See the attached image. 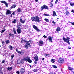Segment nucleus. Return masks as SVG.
Segmentation results:
<instances>
[{
    "label": "nucleus",
    "instance_id": "19",
    "mask_svg": "<svg viewBox=\"0 0 74 74\" xmlns=\"http://www.w3.org/2000/svg\"><path fill=\"white\" fill-rule=\"evenodd\" d=\"M7 70H9V71H11V70H12V66L10 67H8V68H7Z\"/></svg>",
    "mask_w": 74,
    "mask_h": 74
},
{
    "label": "nucleus",
    "instance_id": "42",
    "mask_svg": "<svg viewBox=\"0 0 74 74\" xmlns=\"http://www.w3.org/2000/svg\"><path fill=\"white\" fill-rule=\"evenodd\" d=\"M68 69H69V70H72V69L70 67H68Z\"/></svg>",
    "mask_w": 74,
    "mask_h": 74
},
{
    "label": "nucleus",
    "instance_id": "15",
    "mask_svg": "<svg viewBox=\"0 0 74 74\" xmlns=\"http://www.w3.org/2000/svg\"><path fill=\"white\" fill-rule=\"evenodd\" d=\"M21 25H22V23H18V26L17 27V28H21Z\"/></svg>",
    "mask_w": 74,
    "mask_h": 74
},
{
    "label": "nucleus",
    "instance_id": "29",
    "mask_svg": "<svg viewBox=\"0 0 74 74\" xmlns=\"http://www.w3.org/2000/svg\"><path fill=\"white\" fill-rule=\"evenodd\" d=\"M24 60H21V64H23V63H24Z\"/></svg>",
    "mask_w": 74,
    "mask_h": 74
},
{
    "label": "nucleus",
    "instance_id": "57",
    "mask_svg": "<svg viewBox=\"0 0 74 74\" xmlns=\"http://www.w3.org/2000/svg\"><path fill=\"white\" fill-rule=\"evenodd\" d=\"M71 12H73V13H74V10H71Z\"/></svg>",
    "mask_w": 74,
    "mask_h": 74
},
{
    "label": "nucleus",
    "instance_id": "48",
    "mask_svg": "<svg viewBox=\"0 0 74 74\" xmlns=\"http://www.w3.org/2000/svg\"><path fill=\"white\" fill-rule=\"evenodd\" d=\"M72 24V25H74V22H73V23H71V22H70Z\"/></svg>",
    "mask_w": 74,
    "mask_h": 74
},
{
    "label": "nucleus",
    "instance_id": "45",
    "mask_svg": "<svg viewBox=\"0 0 74 74\" xmlns=\"http://www.w3.org/2000/svg\"><path fill=\"white\" fill-rule=\"evenodd\" d=\"M52 23H53L54 24H55V23H56L55 22H54L53 21H52Z\"/></svg>",
    "mask_w": 74,
    "mask_h": 74
},
{
    "label": "nucleus",
    "instance_id": "13",
    "mask_svg": "<svg viewBox=\"0 0 74 74\" xmlns=\"http://www.w3.org/2000/svg\"><path fill=\"white\" fill-rule=\"evenodd\" d=\"M29 47H31V45H29L28 44V43H26V45H25V48H26L27 49L29 48Z\"/></svg>",
    "mask_w": 74,
    "mask_h": 74
},
{
    "label": "nucleus",
    "instance_id": "62",
    "mask_svg": "<svg viewBox=\"0 0 74 74\" xmlns=\"http://www.w3.org/2000/svg\"><path fill=\"white\" fill-rule=\"evenodd\" d=\"M44 60V58H42V60Z\"/></svg>",
    "mask_w": 74,
    "mask_h": 74
},
{
    "label": "nucleus",
    "instance_id": "59",
    "mask_svg": "<svg viewBox=\"0 0 74 74\" xmlns=\"http://www.w3.org/2000/svg\"><path fill=\"white\" fill-rule=\"evenodd\" d=\"M32 71H34V72H36V70L34 69V70H33Z\"/></svg>",
    "mask_w": 74,
    "mask_h": 74
},
{
    "label": "nucleus",
    "instance_id": "11",
    "mask_svg": "<svg viewBox=\"0 0 74 74\" xmlns=\"http://www.w3.org/2000/svg\"><path fill=\"white\" fill-rule=\"evenodd\" d=\"M17 32L18 34L21 33V29L18 28V29H17Z\"/></svg>",
    "mask_w": 74,
    "mask_h": 74
},
{
    "label": "nucleus",
    "instance_id": "52",
    "mask_svg": "<svg viewBox=\"0 0 74 74\" xmlns=\"http://www.w3.org/2000/svg\"><path fill=\"white\" fill-rule=\"evenodd\" d=\"M68 7L67 8H65V10L66 11H67V9H68Z\"/></svg>",
    "mask_w": 74,
    "mask_h": 74
},
{
    "label": "nucleus",
    "instance_id": "64",
    "mask_svg": "<svg viewBox=\"0 0 74 74\" xmlns=\"http://www.w3.org/2000/svg\"><path fill=\"white\" fill-rule=\"evenodd\" d=\"M11 17L12 16V14H11Z\"/></svg>",
    "mask_w": 74,
    "mask_h": 74
},
{
    "label": "nucleus",
    "instance_id": "43",
    "mask_svg": "<svg viewBox=\"0 0 74 74\" xmlns=\"http://www.w3.org/2000/svg\"><path fill=\"white\" fill-rule=\"evenodd\" d=\"M11 57H12V59L13 58H14V55H12Z\"/></svg>",
    "mask_w": 74,
    "mask_h": 74
},
{
    "label": "nucleus",
    "instance_id": "30",
    "mask_svg": "<svg viewBox=\"0 0 74 74\" xmlns=\"http://www.w3.org/2000/svg\"><path fill=\"white\" fill-rule=\"evenodd\" d=\"M44 19L47 22H49V20L48 19L45 18Z\"/></svg>",
    "mask_w": 74,
    "mask_h": 74
},
{
    "label": "nucleus",
    "instance_id": "12",
    "mask_svg": "<svg viewBox=\"0 0 74 74\" xmlns=\"http://www.w3.org/2000/svg\"><path fill=\"white\" fill-rule=\"evenodd\" d=\"M20 72L21 74H23L25 73V69H24L22 68L21 69Z\"/></svg>",
    "mask_w": 74,
    "mask_h": 74
},
{
    "label": "nucleus",
    "instance_id": "27",
    "mask_svg": "<svg viewBox=\"0 0 74 74\" xmlns=\"http://www.w3.org/2000/svg\"><path fill=\"white\" fill-rule=\"evenodd\" d=\"M17 12H21V9L19 8H18L17 10Z\"/></svg>",
    "mask_w": 74,
    "mask_h": 74
},
{
    "label": "nucleus",
    "instance_id": "49",
    "mask_svg": "<svg viewBox=\"0 0 74 74\" xmlns=\"http://www.w3.org/2000/svg\"><path fill=\"white\" fill-rule=\"evenodd\" d=\"M16 52H18L19 50L18 49H16Z\"/></svg>",
    "mask_w": 74,
    "mask_h": 74
},
{
    "label": "nucleus",
    "instance_id": "22",
    "mask_svg": "<svg viewBox=\"0 0 74 74\" xmlns=\"http://www.w3.org/2000/svg\"><path fill=\"white\" fill-rule=\"evenodd\" d=\"M60 27H58L57 28L56 31L57 32H59V31H60Z\"/></svg>",
    "mask_w": 74,
    "mask_h": 74
},
{
    "label": "nucleus",
    "instance_id": "32",
    "mask_svg": "<svg viewBox=\"0 0 74 74\" xmlns=\"http://www.w3.org/2000/svg\"><path fill=\"white\" fill-rule=\"evenodd\" d=\"M70 5H71V6H72V7H73L74 6V3H70Z\"/></svg>",
    "mask_w": 74,
    "mask_h": 74
},
{
    "label": "nucleus",
    "instance_id": "4",
    "mask_svg": "<svg viewBox=\"0 0 74 74\" xmlns=\"http://www.w3.org/2000/svg\"><path fill=\"white\" fill-rule=\"evenodd\" d=\"M33 27L34 29H35L36 31H37V32H40V30L37 27L35 26V25H34L33 26Z\"/></svg>",
    "mask_w": 74,
    "mask_h": 74
},
{
    "label": "nucleus",
    "instance_id": "10",
    "mask_svg": "<svg viewBox=\"0 0 74 74\" xmlns=\"http://www.w3.org/2000/svg\"><path fill=\"white\" fill-rule=\"evenodd\" d=\"M52 38H53L50 37V36H49V42H52Z\"/></svg>",
    "mask_w": 74,
    "mask_h": 74
},
{
    "label": "nucleus",
    "instance_id": "2",
    "mask_svg": "<svg viewBox=\"0 0 74 74\" xmlns=\"http://www.w3.org/2000/svg\"><path fill=\"white\" fill-rule=\"evenodd\" d=\"M40 8L42 10H43L45 9V8L46 10H48L49 9L48 7L45 4L44 5H43L42 6H41Z\"/></svg>",
    "mask_w": 74,
    "mask_h": 74
},
{
    "label": "nucleus",
    "instance_id": "35",
    "mask_svg": "<svg viewBox=\"0 0 74 74\" xmlns=\"http://www.w3.org/2000/svg\"><path fill=\"white\" fill-rule=\"evenodd\" d=\"M6 43V44H8L9 43H10V41L8 40L5 41Z\"/></svg>",
    "mask_w": 74,
    "mask_h": 74
},
{
    "label": "nucleus",
    "instance_id": "50",
    "mask_svg": "<svg viewBox=\"0 0 74 74\" xmlns=\"http://www.w3.org/2000/svg\"><path fill=\"white\" fill-rule=\"evenodd\" d=\"M68 49H71V48L70 47H69V46L68 47Z\"/></svg>",
    "mask_w": 74,
    "mask_h": 74
},
{
    "label": "nucleus",
    "instance_id": "23",
    "mask_svg": "<svg viewBox=\"0 0 74 74\" xmlns=\"http://www.w3.org/2000/svg\"><path fill=\"white\" fill-rule=\"evenodd\" d=\"M65 14L66 15H70V13L68 11H66L65 12Z\"/></svg>",
    "mask_w": 74,
    "mask_h": 74
},
{
    "label": "nucleus",
    "instance_id": "6",
    "mask_svg": "<svg viewBox=\"0 0 74 74\" xmlns=\"http://www.w3.org/2000/svg\"><path fill=\"white\" fill-rule=\"evenodd\" d=\"M1 3H4L6 7H8V3H7V2L4 1H1Z\"/></svg>",
    "mask_w": 74,
    "mask_h": 74
},
{
    "label": "nucleus",
    "instance_id": "24",
    "mask_svg": "<svg viewBox=\"0 0 74 74\" xmlns=\"http://www.w3.org/2000/svg\"><path fill=\"white\" fill-rule=\"evenodd\" d=\"M16 19H14L13 21H12V23H16Z\"/></svg>",
    "mask_w": 74,
    "mask_h": 74
},
{
    "label": "nucleus",
    "instance_id": "63",
    "mask_svg": "<svg viewBox=\"0 0 74 74\" xmlns=\"http://www.w3.org/2000/svg\"><path fill=\"white\" fill-rule=\"evenodd\" d=\"M2 42V44H3V43H4V42Z\"/></svg>",
    "mask_w": 74,
    "mask_h": 74
},
{
    "label": "nucleus",
    "instance_id": "54",
    "mask_svg": "<svg viewBox=\"0 0 74 74\" xmlns=\"http://www.w3.org/2000/svg\"><path fill=\"white\" fill-rule=\"evenodd\" d=\"M17 52L18 53H20V54H21V51H19Z\"/></svg>",
    "mask_w": 74,
    "mask_h": 74
},
{
    "label": "nucleus",
    "instance_id": "44",
    "mask_svg": "<svg viewBox=\"0 0 74 74\" xmlns=\"http://www.w3.org/2000/svg\"><path fill=\"white\" fill-rule=\"evenodd\" d=\"M58 1L59 0H56V2H55L56 4H57V3H58Z\"/></svg>",
    "mask_w": 74,
    "mask_h": 74
},
{
    "label": "nucleus",
    "instance_id": "38",
    "mask_svg": "<svg viewBox=\"0 0 74 74\" xmlns=\"http://www.w3.org/2000/svg\"><path fill=\"white\" fill-rule=\"evenodd\" d=\"M9 36H10L11 37H12V36H13V35H14V34H9Z\"/></svg>",
    "mask_w": 74,
    "mask_h": 74
},
{
    "label": "nucleus",
    "instance_id": "40",
    "mask_svg": "<svg viewBox=\"0 0 74 74\" xmlns=\"http://www.w3.org/2000/svg\"><path fill=\"white\" fill-rule=\"evenodd\" d=\"M4 52L5 53V52H6V53L7 54H8V51H7V50H5L4 51Z\"/></svg>",
    "mask_w": 74,
    "mask_h": 74
},
{
    "label": "nucleus",
    "instance_id": "3",
    "mask_svg": "<svg viewBox=\"0 0 74 74\" xmlns=\"http://www.w3.org/2000/svg\"><path fill=\"white\" fill-rule=\"evenodd\" d=\"M6 10V12L5 13L6 15H10V14H11L12 12L10 10L7 9Z\"/></svg>",
    "mask_w": 74,
    "mask_h": 74
},
{
    "label": "nucleus",
    "instance_id": "18",
    "mask_svg": "<svg viewBox=\"0 0 74 74\" xmlns=\"http://www.w3.org/2000/svg\"><path fill=\"white\" fill-rule=\"evenodd\" d=\"M53 16H56V13L54 11H53Z\"/></svg>",
    "mask_w": 74,
    "mask_h": 74
},
{
    "label": "nucleus",
    "instance_id": "14",
    "mask_svg": "<svg viewBox=\"0 0 74 74\" xmlns=\"http://www.w3.org/2000/svg\"><path fill=\"white\" fill-rule=\"evenodd\" d=\"M39 44L40 46H41V45L44 44V42H43L42 41L40 40L39 41Z\"/></svg>",
    "mask_w": 74,
    "mask_h": 74
},
{
    "label": "nucleus",
    "instance_id": "25",
    "mask_svg": "<svg viewBox=\"0 0 74 74\" xmlns=\"http://www.w3.org/2000/svg\"><path fill=\"white\" fill-rule=\"evenodd\" d=\"M9 47L10 50H12L13 49L12 47V46H11V45H10L9 46Z\"/></svg>",
    "mask_w": 74,
    "mask_h": 74
},
{
    "label": "nucleus",
    "instance_id": "16",
    "mask_svg": "<svg viewBox=\"0 0 74 74\" xmlns=\"http://www.w3.org/2000/svg\"><path fill=\"white\" fill-rule=\"evenodd\" d=\"M25 20H23L22 19V18H21L20 21L22 23L24 24L25 23Z\"/></svg>",
    "mask_w": 74,
    "mask_h": 74
},
{
    "label": "nucleus",
    "instance_id": "53",
    "mask_svg": "<svg viewBox=\"0 0 74 74\" xmlns=\"http://www.w3.org/2000/svg\"><path fill=\"white\" fill-rule=\"evenodd\" d=\"M53 4L51 3V7H52V6H53Z\"/></svg>",
    "mask_w": 74,
    "mask_h": 74
},
{
    "label": "nucleus",
    "instance_id": "5",
    "mask_svg": "<svg viewBox=\"0 0 74 74\" xmlns=\"http://www.w3.org/2000/svg\"><path fill=\"white\" fill-rule=\"evenodd\" d=\"M35 22H40V18L38 16H36L35 17Z\"/></svg>",
    "mask_w": 74,
    "mask_h": 74
},
{
    "label": "nucleus",
    "instance_id": "7",
    "mask_svg": "<svg viewBox=\"0 0 74 74\" xmlns=\"http://www.w3.org/2000/svg\"><path fill=\"white\" fill-rule=\"evenodd\" d=\"M63 40L65 42H66L68 43V44H69V45H70V43L69 40H66V39H65V38L63 37Z\"/></svg>",
    "mask_w": 74,
    "mask_h": 74
},
{
    "label": "nucleus",
    "instance_id": "21",
    "mask_svg": "<svg viewBox=\"0 0 74 74\" xmlns=\"http://www.w3.org/2000/svg\"><path fill=\"white\" fill-rule=\"evenodd\" d=\"M21 61L20 60H18L17 61V64H20L21 63Z\"/></svg>",
    "mask_w": 74,
    "mask_h": 74
},
{
    "label": "nucleus",
    "instance_id": "51",
    "mask_svg": "<svg viewBox=\"0 0 74 74\" xmlns=\"http://www.w3.org/2000/svg\"><path fill=\"white\" fill-rule=\"evenodd\" d=\"M0 74H3V72L1 71L0 72Z\"/></svg>",
    "mask_w": 74,
    "mask_h": 74
},
{
    "label": "nucleus",
    "instance_id": "17",
    "mask_svg": "<svg viewBox=\"0 0 74 74\" xmlns=\"http://www.w3.org/2000/svg\"><path fill=\"white\" fill-rule=\"evenodd\" d=\"M16 7V5L14 4L10 7L11 8H15Z\"/></svg>",
    "mask_w": 74,
    "mask_h": 74
},
{
    "label": "nucleus",
    "instance_id": "41",
    "mask_svg": "<svg viewBox=\"0 0 74 74\" xmlns=\"http://www.w3.org/2000/svg\"><path fill=\"white\" fill-rule=\"evenodd\" d=\"M25 40H21V43H23V42H25Z\"/></svg>",
    "mask_w": 74,
    "mask_h": 74
},
{
    "label": "nucleus",
    "instance_id": "39",
    "mask_svg": "<svg viewBox=\"0 0 74 74\" xmlns=\"http://www.w3.org/2000/svg\"><path fill=\"white\" fill-rule=\"evenodd\" d=\"M53 68H54L55 69H56V68H57V66H56L55 65H53Z\"/></svg>",
    "mask_w": 74,
    "mask_h": 74
},
{
    "label": "nucleus",
    "instance_id": "34",
    "mask_svg": "<svg viewBox=\"0 0 74 74\" xmlns=\"http://www.w3.org/2000/svg\"><path fill=\"white\" fill-rule=\"evenodd\" d=\"M27 44H28L29 45H30V44L31 43V42L30 41H27Z\"/></svg>",
    "mask_w": 74,
    "mask_h": 74
},
{
    "label": "nucleus",
    "instance_id": "8",
    "mask_svg": "<svg viewBox=\"0 0 74 74\" xmlns=\"http://www.w3.org/2000/svg\"><path fill=\"white\" fill-rule=\"evenodd\" d=\"M64 61V60H63V59L60 58H59V60H58V62L59 63H62L63 62V61Z\"/></svg>",
    "mask_w": 74,
    "mask_h": 74
},
{
    "label": "nucleus",
    "instance_id": "26",
    "mask_svg": "<svg viewBox=\"0 0 74 74\" xmlns=\"http://www.w3.org/2000/svg\"><path fill=\"white\" fill-rule=\"evenodd\" d=\"M51 62H52V63H55V62L54 59H51Z\"/></svg>",
    "mask_w": 74,
    "mask_h": 74
},
{
    "label": "nucleus",
    "instance_id": "55",
    "mask_svg": "<svg viewBox=\"0 0 74 74\" xmlns=\"http://www.w3.org/2000/svg\"><path fill=\"white\" fill-rule=\"evenodd\" d=\"M35 1L37 3V2H38V0H35Z\"/></svg>",
    "mask_w": 74,
    "mask_h": 74
},
{
    "label": "nucleus",
    "instance_id": "31",
    "mask_svg": "<svg viewBox=\"0 0 74 74\" xmlns=\"http://www.w3.org/2000/svg\"><path fill=\"white\" fill-rule=\"evenodd\" d=\"M21 55H23L24 54V51H21V53H20Z\"/></svg>",
    "mask_w": 74,
    "mask_h": 74
},
{
    "label": "nucleus",
    "instance_id": "28",
    "mask_svg": "<svg viewBox=\"0 0 74 74\" xmlns=\"http://www.w3.org/2000/svg\"><path fill=\"white\" fill-rule=\"evenodd\" d=\"M13 31L14 33V34H16V31L15 29H13Z\"/></svg>",
    "mask_w": 74,
    "mask_h": 74
},
{
    "label": "nucleus",
    "instance_id": "60",
    "mask_svg": "<svg viewBox=\"0 0 74 74\" xmlns=\"http://www.w3.org/2000/svg\"><path fill=\"white\" fill-rule=\"evenodd\" d=\"M34 63L35 64H37V62H36V61H35Z\"/></svg>",
    "mask_w": 74,
    "mask_h": 74
},
{
    "label": "nucleus",
    "instance_id": "9",
    "mask_svg": "<svg viewBox=\"0 0 74 74\" xmlns=\"http://www.w3.org/2000/svg\"><path fill=\"white\" fill-rule=\"evenodd\" d=\"M34 59L35 61L37 62V61H38V56L37 55H36L35 57H34Z\"/></svg>",
    "mask_w": 74,
    "mask_h": 74
},
{
    "label": "nucleus",
    "instance_id": "56",
    "mask_svg": "<svg viewBox=\"0 0 74 74\" xmlns=\"http://www.w3.org/2000/svg\"><path fill=\"white\" fill-rule=\"evenodd\" d=\"M12 14V15H14V14H15V12H13Z\"/></svg>",
    "mask_w": 74,
    "mask_h": 74
},
{
    "label": "nucleus",
    "instance_id": "20",
    "mask_svg": "<svg viewBox=\"0 0 74 74\" xmlns=\"http://www.w3.org/2000/svg\"><path fill=\"white\" fill-rule=\"evenodd\" d=\"M31 19L32 21H35V20L36 19V18L34 17H32L31 18Z\"/></svg>",
    "mask_w": 74,
    "mask_h": 74
},
{
    "label": "nucleus",
    "instance_id": "36",
    "mask_svg": "<svg viewBox=\"0 0 74 74\" xmlns=\"http://www.w3.org/2000/svg\"><path fill=\"white\" fill-rule=\"evenodd\" d=\"M5 31V29H4V30H2L1 31V33L2 34L3 32Z\"/></svg>",
    "mask_w": 74,
    "mask_h": 74
},
{
    "label": "nucleus",
    "instance_id": "37",
    "mask_svg": "<svg viewBox=\"0 0 74 74\" xmlns=\"http://www.w3.org/2000/svg\"><path fill=\"white\" fill-rule=\"evenodd\" d=\"M65 38V40H69V39H70V37H67V38Z\"/></svg>",
    "mask_w": 74,
    "mask_h": 74
},
{
    "label": "nucleus",
    "instance_id": "1",
    "mask_svg": "<svg viewBox=\"0 0 74 74\" xmlns=\"http://www.w3.org/2000/svg\"><path fill=\"white\" fill-rule=\"evenodd\" d=\"M24 60L25 61L28 62L29 63H32V61L30 59V57H27L26 58H24Z\"/></svg>",
    "mask_w": 74,
    "mask_h": 74
},
{
    "label": "nucleus",
    "instance_id": "33",
    "mask_svg": "<svg viewBox=\"0 0 74 74\" xmlns=\"http://www.w3.org/2000/svg\"><path fill=\"white\" fill-rule=\"evenodd\" d=\"M44 15L45 16H49V14H44Z\"/></svg>",
    "mask_w": 74,
    "mask_h": 74
},
{
    "label": "nucleus",
    "instance_id": "46",
    "mask_svg": "<svg viewBox=\"0 0 74 74\" xmlns=\"http://www.w3.org/2000/svg\"><path fill=\"white\" fill-rule=\"evenodd\" d=\"M2 63H4V62H5V60H2Z\"/></svg>",
    "mask_w": 74,
    "mask_h": 74
},
{
    "label": "nucleus",
    "instance_id": "47",
    "mask_svg": "<svg viewBox=\"0 0 74 74\" xmlns=\"http://www.w3.org/2000/svg\"><path fill=\"white\" fill-rule=\"evenodd\" d=\"M43 37H44L45 38H47V36H45V35H44L43 36Z\"/></svg>",
    "mask_w": 74,
    "mask_h": 74
},
{
    "label": "nucleus",
    "instance_id": "61",
    "mask_svg": "<svg viewBox=\"0 0 74 74\" xmlns=\"http://www.w3.org/2000/svg\"><path fill=\"white\" fill-rule=\"evenodd\" d=\"M11 63L12 64V63H13V62H12V61H11Z\"/></svg>",
    "mask_w": 74,
    "mask_h": 74
},
{
    "label": "nucleus",
    "instance_id": "58",
    "mask_svg": "<svg viewBox=\"0 0 74 74\" xmlns=\"http://www.w3.org/2000/svg\"><path fill=\"white\" fill-rule=\"evenodd\" d=\"M16 73H17V74H19V72L18 71H17L16 72Z\"/></svg>",
    "mask_w": 74,
    "mask_h": 74
}]
</instances>
